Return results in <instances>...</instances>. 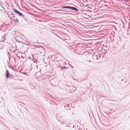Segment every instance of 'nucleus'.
I'll list each match as a JSON object with an SVG mask.
<instances>
[{
    "instance_id": "nucleus-1",
    "label": "nucleus",
    "mask_w": 130,
    "mask_h": 130,
    "mask_svg": "<svg viewBox=\"0 0 130 130\" xmlns=\"http://www.w3.org/2000/svg\"><path fill=\"white\" fill-rule=\"evenodd\" d=\"M92 12L89 10H86L85 9H79V13H83L87 15L90 12Z\"/></svg>"
},
{
    "instance_id": "nucleus-2",
    "label": "nucleus",
    "mask_w": 130,
    "mask_h": 130,
    "mask_svg": "<svg viewBox=\"0 0 130 130\" xmlns=\"http://www.w3.org/2000/svg\"><path fill=\"white\" fill-rule=\"evenodd\" d=\"M14 9V12L15 13L18 14L19 16L22 17L23 18H24L25 16L24 15L15 9Z\"/></svg>"
},
{
    "instance_id": "nucleus-3",
    "label": "nucleus",
    "mask_w": 130,
    "mask_h": 130,
    "mask_svg": "<svg viewBox=\"0 0 130 130\" xmlns=\"http://www.w3.org/2000/svg\"><path fill=\"white\" fill-rule=\"evenodd\" d=\"M23 55V54L22 53H20L18 54H16L17 56V57L19 58V59H20L21 58H22L23 59L25 58V57H24V56L22 55Z\"/></svg>"
},
{
    "instance_id": "nucleus-4",
    "label": "nucleus",
    "mask_w": 130,
    "mask_h": 130,
    "mask_svg": "<svg viewBox=\"0 0 130 130\" xmlns=\"http://www.w3.org/2000/svg\"><path fill=\"white\" fill-rule=\"evenodd\" d=\"M95 9L93 10L92 11L93 13H101V11H102V10L101 9Z\"/></svg>"
},
{
    "instance_id": "nucleus-5",
    "label": "nucleus",
    "mask_w": 130,
    "mask_h": 130,
    "mask_svg": "<svg viewBox=\"0 0 130 130\" xmlns=\"http://www.w3.org/2000/svg\"><path fill=\"white\" fill-rule=\"evenodd\" d=\"M105 51H106L105 49L102 48L99 52V54H101V55H105L106 54Z\"/></svg>"
},
{
    "instance_id": "nucleus-6",
    "label": "nucleus",
    "mask_w": 130,
    "mask_h": 130,
    "mask_svg": "<svg viewBox=\"0 0 130 130\" xmlns=\"http://www.w3.org/2000/svg\"><path fill=\"white\" fill-rule=\"evenodd\" d=\"M6 78H8L9 77L10 75L9 74L8 71L7 70H6Z\"/></svg>"
},
{
    "instance_id": "nucleus-7",
    "label": "nucleus",
    "mask_w": 130,
    "mask_h": 130,
    "mask_svg": "<svg viewBox=\"0 0 130 130\" xmlns=\"http://www.w3.org/2000/svg\"><path fill=\"white\" fill-rule=\"evenodd\" d=\"M92 58H93L94 59H96L98 60L100 58V57H99V58H98V56L97 55H94L93 56Z\"/></svg>"
},
{
    "instance_id": "nucleus-8",
    "label": "nucleus",
    "mask_w": 130,
    "mask_h": 130,
    "mask_svg": "<svg viewBox=\"0 0 130 130\" xmlns=\"http://www.w3.org/2000/svg\"><path fill=\"white\" fill-rule=\"evenodd\" d=\"M61 59L59 57H56L54 59V60L56 61L59 62L60 61Z\"/></svg>"
},
{
    "instance_id": "nucleus-9",
    "label": "nucleus",
    "mask_w": 130,
    "mask_h": 130,
    "mask_svg": "<svg viewBox=\"0 0 130 130\" xmlns=\"http://www.w3.org/2000/svg\"><path fill=\"white\" fill-rule=\"evenodd\" d=\"M62 8H75L73 7H71L69 6H64L61 7Z\"/></svg>"
},
{
    "instance_id": "nucleus-10",
    "label": "nucleus",
    "mask_w": 130,
    "mask_h": 130,
    "mask_svg": "<svg viewBox=\"0 0 130 130\" xmlns=\"http://www.w3.org/2000/svg\"><path fill=\"white\" fill-rule=\"evenodd\" d=\"M64 108L67 110H68V109L70 110V108L69 107V106H68V105H66L64 106Z\"/></svg>"
},
{
    "instance_id": "nucleus-11",
    "label": "nucleus",
    "mask_w": 130,
    "mask_h": 130,
    "mask_svg": "<svg viewBox=\"0 0 130 130\" xmlns=\"http://www.w3.org/2000/svg\"><path fill=\"white\" fill-rule=\"evenodd\" d=\"M13 20L14 21L16 22V23H17V24H18L19 23V20L17 19H13Z\"/></svg>"
},
{
    "instance_id": "nucleus-12",
    "label": "nucleus",
    "mask_w": 130,
    "mask_h": 130,
    "mask_svg": "<svg viewBox=\"0 0 130 130\" xmlns=\"http://www.w3.org/2000/svg\"><path fill=\"white\" fill-rule=\"evenodd\" d=\"M9 12L10 13V14L12 15V16L13 18H14L15 17V14L13 12H12L11 11L10 12Z\"/></svg>"
},
{
    "instance_id": "nucleus-13",
    "label": "nucleus",
    "mask_w": 130,
    "mask_h": 130,
    "mask_svg": "<svg viewBox=\"0 0 130 130\" xmlns=\"http://www.w3.org/2000/svg\"><path fill=\"white\" fill-rule=\"evenodd\" d=\"M66 68V66H63L62 67L60 68V69L62 70H63L64 69Z\"/></svg>"
},
{
    "instance_id": "nucleus-14",
    "label": "nucleus",
    "mask_w": 130,
    "mask_h": 130,
    "mask_svg": "<svg viewBox=\"0 0 130 130\" xmlns=\"http://www.w3.org/2000/svg\"><path fill=\"white\" fill-rule=\"evenodd\" d=\"M71 9L72 10H74V11H77V12L78 13H79V9L78 10L77 9Z\"/></svg>"
},
{
    "instance_id": "nucleus-15",
    "label": "nucleus",
    "mask_w": 130,
    "mask_h": 130,
    "mask_svg": "<svg viewBox=\"0 0 130 130\" xmlns=\"http://www.w3.org/2000/svg\"><path fill=\"white\" fill-rule=\"evenodd\" d=\"M4 36H3L1 38L2 41L3 42L5 40V39L4 38Z\"/></svg>"
},
{
    "instance_id": "nucleus-16",
    "label": "nucleus",
    "mask_w": 130,
    "mask_h": 130,
    "mask_svg": "<svg viewBox=\"0 0 130 130\" xmlns=\"http://www.w3.org/2000/svg\"><path fill=\"white\" fill-rule=\"evenodd\" d=\"M14 77V76H13L12 75H10V76H9V78H13Z\"/></svg>"
},
{
    "instance_id": "nucleus-17",
    "label": "nucleus",
    "mask_w": 130,
    "mask_h": 130,
    "mask_svg": "<svg viewBox=\"0 0 130 130\" xmlns=\"http://www.w3.org/2000/svg\"><path fill=\"white\" fill-rule=\"evenodd\" d=\"M13 59L14 60V62L15 63H16L17 61L15 59V58H13Z\"/></svg>"
},
{
    "instance_id": "nucleus-18",
    "label": "nucleus",
    "mask_w": 130,
    "mask_h": 130,
    "mask_svg": "<svg viewBox=\"0 0 130 130\" xmlns=\"http://www.w3.org/2000/svg\"><path fill=\"white\" fill-rule=\"evenodd\" d=\"M73 87V89H75H75H76V88L75 87V86H74Z\"/></svg>"
},
{
    "instance_id": "nucleus-19",
    "label": "nucleus",
    "mask_w": 130,
    "mask_h": 130,
    "mask_svg": "<svg viewBox=\"0 0 130 130\" xmlns=\"http://www.w3.org/2000/svg\"><path fill=\"white\" fill-rule=\"evenodd\" d=\"M39 9V10L40 11H42L43 10L41 9Z\"/></svg>"
},
{
    "instance_id": "nucleus-20",
    "label": "nucleus",
    "mask_w": 130,
    "mask_h": 130,
    "mask_svg": "<svg viewBox=\"0 0 130 130\" xmlns=\"http://www.w3.org/2000/svg\"><path fill=\"white\" fill-rule=\"evenodd\" d=\"M88 61V62H91V60H89V61Z\"/></svg>"
},
{
    "instance_id": "nucleus-21",
    "label": "nucleus",
    "mask_w": 130,
    "mask_h": 130,
    "mask_svg": "<svg viewBox=\"0 0 130 130\" xmlns=\"http://www.w3.org/2000/svg\"><path fill=\"white\" fill-rule=\"evenodd\" d=\"M29 59H31V58L30 57H28V59H29Z\"/></svg>"
},
{
    "instance_id": "nucleus-22",
    "label": "nucleus",
    "mask_w": 130,
    "mask_h": 130,
    "mask_svg": "<svg viewBox=\"0 0 130 130\" xmlns=\"http://www.w3.org/2000/svg\"><path fill=\"white\" fill-rule=\"evenodd\" d=\"M70 65V66H71V67L72 68H73V66H72L71 65Z\"/></svg>"
},
{
    "instance_id": "nucleus-23",
    "label": "nucleus",
    "mask_w": 130,
    "mask_h": 130,
    "mask_svg": "<svg viewBox=\"0 0 130 130\" xmlns=\"http://www.w3.org/2000/svg\"><path fill=\"white\" fill-rule=\"evenodd\" d=\"M54 86V87H56V86Z\"/></svg>"
},
{
    "instance_id": "nucleus-24",
    "label": "nucleus",
    "mask_w": 130,
    "mask_h": 130,
    "mask_svg": "<svg viewBox=\"0 0 130 130\" xmlns=\"http://www.w3.org/2000/svg\"><path fill=\"white\" fill-rule=\"evenodd\" d=\"M72 113L73 114V115L74 114V113H73V112Z\"/></svg>"
},
{
    "instance_id": "nucleus-25",
    "label": "nucleus",
    "mask_w": 130,
    "mask_h": 130,
    "mask_svg": "<svg viewBox=\"0 0 130 130\" xmlns=\"http://www.w3.org/2000/svg\"><path fill=\"white\" fill-rule=\"evenodd\" d=\"M36 67H37V68H38V67L37 66H36Z\"/></svg>"
},
{
    "instance_id": "nucleus-26",
    "label": "nucleus",
    "mask_w": 130,
    "mask_h": 130,
    "mask_svg": "<svg viewBox=\"0 0 130 130\" xmlns=\"http://www.w3.org/2000/svg\"><path fill=\"white\" fill-rule=\"evenodd\" d=\"M36 74V73H35V74Z\"/></svg>"
},
{
    "instance_id": "nucleus-27",
    "label": "nucleus",
    "mask_w": 130,
    "mask_h": 130,
    "mask_svg": "<svg viewBox=\"0 0 130 130\" xmlns=\"http://www.w3.org/2000/svg\"><path fill=\"white\" fill-rule=\"evenodd\" d=\"M119 39H121V38H119Z\"/></svg>"
},
{
    "instance_id": "nucleus-28",
    "label": "nucleus",
    "mask_w": 130,
    "mask_h": 130,
    "mask_svg": "<svg viewBox=\"0 0 130 130\" xmlns=\"http://www.w3.org/2000/svg\"><path fill=\"white\" fill-rule=\"evenodd\" d=\"M103 56H102V57H103Z\"/></svg>"
},
{
    "instance_id": "nucleus-29",
    "label": "nucleus",
    "mask_w": 130,
    "mask_h": 130,
    "mask_svg": "<svg viewBox=\"0 0 130 130\" xmlns=\"http://www.w3.org/2000/svg\"><path fill=\"white\" fill-rule=\"evenodd\" d=\"M66 126L68 127V126L67 125V126Z\"/></svg>"
}]
</instances>
